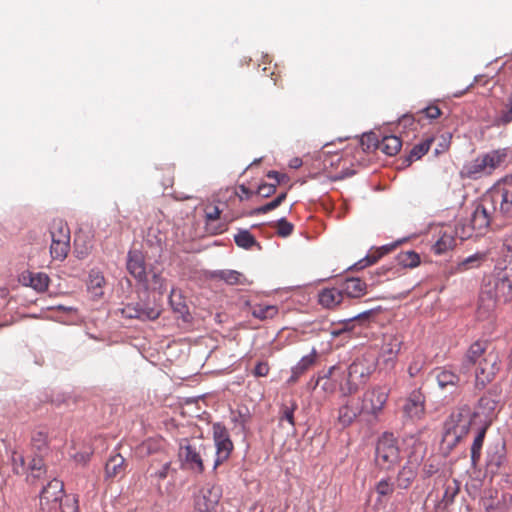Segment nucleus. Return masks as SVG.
Returning a JSON list of instances; mask_svg holds the SVG:
<instances>
[{
    "mask_svg": "<svg viewBox=\"0 0 512 512\" xmlns=\"http://www.w3.org/2000/svg\"><path fill=\"white\" fill-rule=\"evenodd\" d=\"M420 113H423L428 119L431 120L439 118L442 114L440 108L436 105H429L421 110Z\"/></svg>",
    "mask_w": 512,
    "mask_h": 512,
    "instance_id": "603ef678",
    "label": "nucleus"
},
{
    "mask_svg": "<svg viewBox=\"0 0 512 512\" xmlns=\"http://www.w3.org/2000/svg\"><path fill=\"white\" fill-rule=\"evenodd\" d=\"M64 497V484L54 478L41 491L40 506L43 510H57L59 501Z\"/></svg>",
    "mask_w": 512,
    "mask_h": 512,
    "instance_id": "f8f14e48",
    "label": "nucleus"
},
{
    "mask_svg": "<svg viewBox=\"0 0 512 512\" xmlns=\"http://www.w3.org/2000/svg\"><path fill=\"white\" fill-rule=\"evenodd\" d=\"M11 460L14 473L24 474L27 471V468L25 466V459L22 454L14 451L12 453Z\"/></svg>",
    "mask_w": 512,
    "mask_h": 512,
    "instance_id": "49530a36",
    "label": "nucleus"
},
{
    "mask_svg": "<svg viewBox=\"0 0 512 512\" xmlns=\"http://www.w3.org/2000/svg\"><path fill=\"white\" fill-rule=\"evenodd\" d=\"M494 213L491 205L487 204V199L484 196L472 213L470 219L471 229L475 231L477 235L485 233L492 221Z\"/></svg>",
    "mask_w": 512,
    "mask_h": 512,
    "instance_id": "4468645a",
    "label": "nucleus"
},
{
    "mask_svg": "<svg viewBox=\"0 0 512 512\" xmlns=\"http://www.w3.org/2000/svg\"><path fill=\"white\" fill-rule=\"evenodd\" d=\"M50 279L47 274L38 272L29 274V285L38 292H44L49 286Z\"/></svg>",
    "mask_w": 512,
    "mask_h": 512,
    "instance_id": "4c0bfd02",
    "label": "nucleus"
},
{
    "mask_svg": "<svg viewBox=\"0 0 512 512\" xmlns=\"http://www.w3.org/2000/svg\"><path fill=\"white\" fill-rule=\"evenodd\" d=\"M323 389L325 391L334 392L335 391V386L333 384H329L328 385V383H324Z\"/></svg>",
    "mask_w": 512,
    "mask_h": 512,
    "instance_id": "338daca9",
    "label": "nucleus"
},
{
    "mask_svg": "<svg viewBox=\"0 0 512 512\" xmlns=\"http://www.w3.org/2000/svg\"><path fill=\"white\" fill-rule=\"evenodd\" d=\"M92 248L91 242L82 235H76L74 239V253L79 259L85 258Z\"/></svg>",
    "mask_w": 512,
    "mask_h": 512,
    "instance_id": "ea45409f",
    "label": "nucleus"
},
{
    "mask_svg": "<svg viewBox=\"0 0 512 512\" xmlns=\"http://www.w3.org/2000/svg\"><path fill=\"white\" fill-rule=\"evenodd\" d=\"M206 454V447L199 441L193 439H181L178 449V460L181 469L202 474L205 470L203 456Z\"/></svg>",
    "mask_w": 512,
    "mask_h": 512,
    "instance_id": "20e7f679",
    "label": "nucleus"
},
{
    "mask_svg": "<svg viewBox=\"0 0 512 512\" xmlns=\"http://www.w3.org/2000/svg\"><path fill=\"white\" fill-rule=\"evenodd\" d=\"M31 446L32 448L43 455L48 450V434L43 430H36L32 433L31 437Z\"/></svg>",
    "mask_w": 512,
    "mask_h": 512,
    "instance_id": "473e14b6",
    "label": "nucleus"
},
{
    "mask_svg": "<svg viewBox=\"0 0 512 512\" xmlns=\"http://www.w3.org/2000/svg\"><path fill=\"white\" fill-rule=\"evenodd\" d=\"M160 310L141 303L127 304L121 309L123 317L141 321L155 320L160 316Z\"/></svg>",
    "mask_w": 512,
    "mask_h": 512,
    "instance_id": "dca6fc26",
    "label": "nucleus"
},
{
    "mask_svg": "<svg viewBox=\"0 0 512 512\" xmlns=\"http://www.w3.org/2000/svg\"><path fill=\"white\" fill-rule=\"evenodd\" d=\"M402 146V141L395 135L384 136L380 141L375 142V149L388 156L396 155Z\"/></svg>",
    "mask_w": 512,
    "mask_h": 512,
    "instance_id": "b1692460",
    "label": "nucleus"
},
{
    "mask_svg": "<svg viewBox=\"0 0 512 512\" xmlns=\"http://www.w3.org/2000/svg\"><path fill=\"white\" fill-rule=\"evenodd\" d=\"M297 409V403L291 401V405H284L281 409L280 420H286L291 426H295L294 412Z\"/></svg>",
    "mask_w": 512,
    "mask_h": 512,
    "instance_id": "de8ad7c7",
    "label": "nucleus"
},
{
    "mask_svg": "<svg viewBox=\"0 0 512 512\" xmlns=\"http://www.w3.org/2000/svg\"><path fill=\"white\" fill-rule=\"evenodd\" d=\"M318 360V352L315 348L312 349L310 354L303 356L298 363L292 367L291 376L288 379V384H295L298 379L310 370Z\"/></svg>",
    "mask_w": 512,
    "mask_h": 512,
    "instance_id": "6ab92c4d",
    "label": "nucleus"
},
{
    "mask_svg": "<svg viewBox=\"0 0 512 512\" xmlns=\"http://www.w3.org/2000/svg\"><path fill=\"white\" fill-rule=\"evenodd\" d=\"M270 367L267 362H258L253 370L255 377H265L269 374Z\"/></svg>",
    "mask_w": 512,
    "mask_h": 512,
    "instance_id": "864d4df0",
    "label": "nucleus"
},
{
    "mask_svg": "<svg viewBox=\"0 0 512 512\" xmlns=\"http://www.w3.org/2000/svg\"><path fill=\"white\" fill-rule=\"evenodd\" d=\"M89 285L91 288H101L105 283L104 277L99 273L90 274Z\"/></svg>",
    "mask_w": 512,
    "mask_h": 512,
    "instance_id": "6e6d98bb",
    "label": "nucleus"
},
{
    "mask_svg": "<svg viewBox=\"0 0 512 512\" xmlns=\"http://www.w3.org/2000/svg\"><path fill=\"white\" fill-rule=\"evenodd\" d=\"M436 471H437V468L432 464H429V465L426 464L424 467V473L427 476L433 475Z\"/></svg>",
    "mask_w": 512,
    "mask_h": 512,
    "instance_id": "e2e57ef3",
    "label": "nucleus"
},
{
    "mask_svg": "<svg viewBox=\"0 0 512 512\" xmlns=\"http://www.w3.org/2000/svg\"><path fill=\"white\" fill-rule=\"evenodd\" d=\"M234 241L238 247L244 249H250L257 245L255 237L248 230H239L234 236Z\"/></svg>",
    "mask_w": 512,
    "mask_h": 512,
    "instance_id": "58836bf2",
    "label": "nucleus"
},
{
    "mask_svg": "<svg viewBox=\"0 0 512 512\" xmlns=\"http://www.w3.org/2000/svg\"><path fill=\"white\" fill-rule=\"evenodd\" d=\"M484 290L489 291L500 303H507L512 299V266L506 267L496 276L484 283Z\"/></svg>",
    "mask_w": 512,
    "mask_h": 512,
    "instance_id": "0eeeda50",
    "label": "nucleus"
},
{
    "mask_svg": "<svg viewBox=\"0 0 512 512\" xmlns=\"http://www.w3.org/2000/svg\"><path fill=\"white\" fill-rule=\"evenodd\" d=\"M391 250V248L387 247V246H383L373 252H371L370 254H368L365 258L359 260L356 264H355V267L358 268V269H364L370 265H373L375 264L383 255L387 254L389 251Z\"/></svg>",
    "mask_w": 512,
    "mask_h": 512,
    "instance_id": "f704fd0d",
    "label": "nucleus"
},
{
    "mask_svg": "<svg viewBox=\"0 0 512 512\" xmlns=\"http://www.w3.org/2000/svg\"><path fill=\"white\" fill-rule=\"evenodd\" d=\"M374 370V361H369L366 358H358L348 367L340 363L331 366L323 376L319 377L316 384H318L321 379H331L338 382L341 393L344 396H348L356 393L359 386L366 383Z\"/></svg>",
    "mask_w": 512,
    "mask_h": 512,
    "instance_id": "f03ea898",
    "label": "nucleus"
},
{
    "mask_svg": "<svg viewBox=\"0 0 512 512\" xmlns=\"http://www.w3.org/2000/svg\"><path fill=\"white\" fill-rule=\"evenodd\" d=\"M170 466H171V463L169 461H166L161 469H159L158 471H156L153 476L156 477L157 479L159 480H163L165 479L167 476H168V472L170 470Z\"/></svg>",
    "mask_w": 512,
    "mask_h": 512,
    "instance_id": "13d9d810",
    "label": "nucleus"
},
{
    "mask_svg": "<svg viewBox=\"0 0 512 512\" xmlns=\"http://www.w3.org/2000/svg\"><path fill=\"white\" fill-rule=\"evenodd\" d=\"M485 197L493 212L512 216V189L496 188Z\"/></svg>",
    "mask_w": 512,
    "mask_h": 512,
    "instance_id": "ddd939ff",
    "label": "nucleus"
},
{
    "mask_svg": "<svg viewBox=\"0 0 512 512\" xmlns=\"http://www.w3.org/2000/svg\"><path fill=\"white\" fill-rule=\"evenodd\" d=\"M239 190L246 198L250 197L253 194V192L244 185L239 186Z\"/></svg>",
    "mask_w": 512,
    "mask_h": 512,
    "instance_id": "0e129e2a",
    "label": "nucleus"
},
{
    "mask_svg": "<svg viewBox=\"0 0 512 512\" xmlns=\"http://www.w3.org/2000/svg\"><path fill=\"white\" fill-rule=\"evenodd\" d=\"M486 431L487 425L481 427L473 440L471 446V460L474 464H476V462L480 459L481 449L483 447Z\"/></svg>",
    "mask_w": 512,
    "mask_h": 512,
    "instance_id": "72a5a7b5",
    "label": "nucleus"
},
{
    "mask_svg": "<svg viewBox=\"0 0 512 512\" xmlns=\"http://www.w3.org/2000/svg\"><path fill=\"white\" fill-rule=\"evenodd\" d=\"M276 184L263 183L259 185L257 194L263 198H268L276 192Z\"/></svg>",
    "mask_w": 512,
    "mask_h": 512,
    "instance_id": "3c124183",
    "label": "nucleus"
},
{
    "mask_svg": "<svg viewBox=\"0 0 512 512\" xmlns=\"http://www.w3.org/2000/svg\"><path fill=\"white\" fill-rule=\"evenodd\" d=\"M267 177L270 178V179H274L275 180L274 184H276V186H277L278 184H280L284 180V178H286V175L285 174H281V173H279L277 171H269L267 173Z\"/></svg>",
    "mask_w": 512,
    "mask_h": 512,
    "instance_id": "052dcab7",
    "label": "nucleus"
},
{
    "mask_svg": "<svg viewBox=\"0 0 512 512\" xmlns=\"http://www.w3.org/2000/svg\"><path fill=\"white\" fill-rule=\"evenodd\" d=\"M344 300L340 287L323 288L318 293V303L326 309H334Z\"/></svg>",
    "mask_w": 512,
    "mask_h": 512,
    "instance_id": "412c9836",
    "label": "nucleus"
},
{
    "mask_svg": "<svg viewBox=\"0 0 512 512\" xmlns=\"http://www.w3.org/2000/svg\"><path fill=\"white\" fill-rule=\"evenodd\" d=\"M222 497L219 485H206L195 498V508L199 512H211L216 509Z\"/></svg>",
    "mask_w": 512,
    "mask_h": 512,
    "instance_id": "9b49d317",
    "label": "nucleus"
},
{
    "mask_svg": "<svg viewBox=\"0 0 512 512\" xmlns=\"http://www.w3.org/2000/svg\"><path fill=\"white\" fill-rule=\"evenodd\" d=\"M380 141L375 133H369L362 137L361 143L362 145H366L367 149L374 148L375 149V142Z\"/></svg>",
    "mask_w": 512,
    "mask_h": 512,
    "instance_id": "5fc2aeb1",
    "label": "nucleus"
},
{
    "mask_svg": "<svg viewBox=\"0 0 512 512\" xmlns=\"http://www.w3.org/2000/svg\"><path fill=\"white\" fill-rule=\"evenodd\" d=\"M397 259L400 265L407 268H414L420 263V257L414 251L401 252Z\"/></svg>",
    "mask_w": 512,
    "mask_h": 512,
    "instance_id": "79ce46f5",
    "label": "nucleus"
},
{
    "mask_svg": "<svg viewBox=\"0 0 512 512\" xmlns=\"http://www.w3.org/2000/svg\"><path fill=\"white\" fill-rule=\"evenodd\" d=\"M360 411L350 405L348 402L339 408L338 422L343 426L347 427L356 419Z\"/></svg>",
    "mask_w": 512,
    "mask_h": 512,
    "instance_id": "7c9ffc66",
    "label": "nucleus"
},
{
    "mask_svg": "<svg viewBox=\"0 0 512 512\" xmlns=\"http://www.w3.org/2000/svg\"><path fill=\"white\" fill-rule=\"evenodd\" d=\"M78 499L75 496L64 495L58 503L60 512H78Z\"/></svg>",
    "mask_w": 512,
    "mask_h": 512,
    "instance_id": "c03bdc74",
    "label": "nucleus"
},
{
    "mask_svg": "<svg viewBox=\"0 0 512 512\" xmlns=\"http://www.w3.org/2000/svg\"><path fill=\"white\" fill-rule=\"evenodd\" d=\"M460 490L459 482L455 479L448 480L445 483V491L443 494V497L441 499V504L444 505V507L449 506L453 501L455 496L458 494Z\"/></svg>",
    "mask_w": 512,
    "mask_h": 512,
    "instance_id": "e433bc0d",
    "label": "nucleus"
},
{
    "mask_svg": "<svg viewBox=\"0 0 512 512\" xmlns=\"http://www.w3.org/2000/svg\"><path fill=\"white\" fill-rule=\"evenodd\" d=\"M184 308H185V306L179 303V304H177V306L174 307V310L178 311V312H182Z\"/></svg>",
    "mask_w": 512,
    "mask_h": 512,
    "instance_id": "774afa93",
    "label": "nucleus"
},
{
    "mask_svg": "<svg viewBox=\"0 0 512 512\" xmlns=\"http://www.w3.org/2000/svg\"><path fill=\"white\" fill-rule=\"evenodd\" d=\"M302 165V160L299 158H294L290 161L291 168H299Z\"/></svg>",
    "mask_w": 512,
    "mask_h": 512,
    "instance_id": "69168bd1",
    "label": "nucleus"
},
{
    "mask_svg": "<svg viewBox=\"0 0 512 512\" xmlns=\"http://www.w3.org/2000/svg\"><path fill=\"white\" fill-rule=\"evenodd\" d=\"M404 414L410 419H420L425 412V396L420 390H413L403 405Z\"/></svg>",
    "mask_w": 512,
    "mask_h": 512,
    "instance_id": "f3484780",
    "label": "nucleus"
},
{
    "mask_svg": "<svg viewBox=\"0 0 512 512\" xmlns=\"http://www.w3.org/2000/svg\"><path fill=\"white\" fill-rule=\"evenodd\" d=\"M127 269L129 273L139 281H143L146 276V269L143 257L138 252H129Z\"/></svg>",
    "mask_w": 512,
    "mask_h": 512,
    "instance_id": "5701e85b",
    "label": "nucleus"
},
{
    "mask_svg": "<svg viewBox=\"0 0 512 512\" xmlns=\"http://www.w3.org/2000/svg\"><path fill=\"white\" fill-rule=\"evenodd\" d=\"M482 505L485 508L486 512H497L496 511L497 510L496 507L487 498H484L482 500Z\"/></svg>",
    "mask_w": 512,
    "mask_h": 512,
    "instance_id": "680f3d73",
    "label": "nucleus"
},
{
    "mask_svg": "<svg viewBox=\"0 0 512 512\" xmlns=\"http://www.w3.org/2000/svg\"><path fill=\"white\" fill-rule=\"evenodd\" d=\"M433 375L442 390H455L460 384V376L449 366L435 368Z\"/></svg>",
    "mask_w": 512,
    "mask_h": 512,
    "instance_id": "a211bd4d",
    "label": "nucleus"
},
{
    "mask_svg": "<svg viewBox=\"0 0 512 512\" xmlns=\"http://www.w3.org/2000/svg\"><path fill=\"white\" fill-rule=\"evenodd\" d=\"M213 440L216 448L213 470H216L230 458L234 450V444L228 430L221 424L213 426Z\"/></svg>",
    "mask_w": 512,
    "mask_h": 512,
    "instance_id": "6e6552de",
    "label": "nucleus"
},
{
    "mask_svg": "<svg viewBox=\"0 0 512 512\" xmlns=\"http://www.w3.org/2000/svg\"><path fill=\"white\" fill-rule=\"evenodd\" d=\"M27 471H29L27 480L31 482L42 478L46 474V466L42 455L39 454V456H35L31 459Z\"/></svg>",
    "mask_w": 512,
    "mask_h": 512,
    "instance_id": "cd10ccee",
    "label": "nucleus"
},
{
    "mask_svg": "<svg viewBox=\"0 0 512 512\" xmlns=\"http://www.w3.org/2000/svg\"><path fill=\"white\" fill-rule=\"evenodd\" d=\"M164 440L160 438H149L138 446V452L142 456L162 453L164 449Z\"/></svg>",
    "mask_w": 512,
    "mask_h": 512,
    "instance_id": "a878e982",
    "label": "nucleus"
},
{
    "mask_svg": "<svg viewBox=\"0 0 512 512\" xmlns=\"http://www.w3.org/2000/svg\"><path fill=\"white\" fill-rule=\"evenodd\" d=\"M286 197H287L286 192L280 193L275 199H273L269 203H266L265 205L254 209L251 212V215L266 214V213L276 209L277 207H279L282 204V202L286 199Z\"/></svg>",
    "mask_w": 512,
    "mask_h": 512,
    "instance_id": "a19ab883",
    "label": "nucleus"
},
{
    "mask_svg": "<svg viewBox=\"0 0 512 512\" xmlns=\"http://www.w3.org/2000/svg\"><path fill=\"white\" fill-rule=\"evenodd\" d=\"M475 413L467 406L453 411L445 422L443 443L449 448L456 446L469 432Z\"/></svg>",
    "mask_w": 512,
    "mask_h": 512,
    "instance_id": "7ed1b4c3",
    "label": "nucleus"
},
{
    "mask_svg": "<svg viewBox=\"0 0 512 512\" xmlns=\"http://www.w3.org/2000/svg\"><path fill=\"white\" fill-rule=\"evenodd\" d=\"M212 277L229 285H242L246 282L245 276L236 270H218L213 272Z\"/></svg>",
    "mask_w": 512,
    "mask_h": 512,
    "instance_id": "393cba45",
    "label": "nucleus"
},
{
    "mask_svg": "<svg viewBox=\"0 0 512 512\" xmlns=\"http://www.w3.org/2000/svg\"><path fill=\"white\" fill-rule=\"evenodd\" d=\"M433 142V138L428 137L421 141L420 143L414 145L411 149L409 155L405 159L406 166H409L413 161L420 159L424 156L430 149L431 144Z\"/></svg>",
    "mask_w": 512,
    "mask_h": 512,
    "instance_id": "c85d7f7f",
    "label": "nucleus"
},
{
    "mask_svg": "<svg viewBox=\"0 0 512 512\" xmlns=\"http://www.w3.org/2000/svg\"><path fill=\"white\" fill-rule=\"evenodd\" d=\"M278 314L275 305L258 304L252 308V315L260 320L272 319Z\"/></svg>",
    "mask_w": 512,
    "mask_h": 512,
    "instance_id": "c9c22d12",
    "label": "nucleus"
},
{
    "mask_svg": "<svg viewBox=\"0 0 512 512\" xmlns=\"http://www.w3.org/2000/svg\"><path fill=\"white\" fill-rule=\"evenodd\" d=\"M498 402L490 396H483L479 400L478 408L482 411V413L486 414L487 417H490L494 414L497 409Z\"/></svg>",
    "mask_w": 512,
    "mask_h": 512,
    "instance_id": "a18cd8bd",
    "label": "nucleus"
},
{
    "mask_svg": "<svg viewBox=\"0 0 512 512\" xmlns=\"http://www.w3.org/2000/svg\"><path fill=\"white\" fill-rule=\"evenodd\" d=\"M294 226L288 222L285 218H281L276 223V233L280 237H288L292 234Z\"/></svg>",
    "mask_w": 512,
    "mask_h": 512,
    "instance_id": "09e8293b",
    "label": "nucleus"
},
{
    "mask_svg": "<svg viewBox=\"0 0 512 512\" xmlns=\"http://www.w3.org/2000/svg\"><path fill=\"white\" fill-rule=\"evenodd\" d=\"M417 476L416 469L412 465H405L398 472L396 486L400 489H408Z\"/></svg>",
    "mask_w": 512,
    "mask_h": 512,
    "instance_id": "bb28decb",
    "label": "nucleus"
},
{
    "mask_svg": "<svg viewBox=\"0 0 512 512\" xmlns=\"http://www.w3.org/2000/svg\"><path fill=\"white\" fill-rule=\"evenodd\" d=\"M503 161V155L498 151L477 157L465 167L467 177L477 179L482 175L491 174Z\"/></svg>",
    "mask_w": 512,
    "mask_h": 512,
    "instance_id": "1a4fd4ad",
    "label": "nucleus"
},
{
    "mask_svg": "<svg viewBox=\"0 0 512 512\" xmlns=\"http://www.w3.org/2000/svg\"><path fill=\"white\" fill-rule=\"evenodd\" d=\"M486 258L487 253L477 252L461 261L457 266V271L465 272L469 269L477 268L481 266V264L486 260Z\"/></svg>",
    "mask_w": 512,
    "mask_h": 512,
    "instance_id": "2f4dec72",
    "label": "nucleus"
},
{
    "mask_svg": "<svg viewBox=\"0 0 512 512\" xmlns=\"http://www.w3.org/2000/svg\"><path fill=\"white\" fill-rule=\"evenodd\" d=\"M453 240L449 239L448 244L444 238L438 240L435 244V250L437 253H443L448 247L452 245Z\"/></svg>",
    "mask_w": 512,
    "mask_h": 512,
    "instance_id": "bf43d9fd",
    "label": "nucleus"
},
{
    "mask_svg": "<svg viewBox=\"0 0 512 512\" xmlns=\"http://www.w3.org/2000/svg\"><path fill=\"white\" fill-rule=\"evenodd\" d=\"M343 296L359 298L366 294L367 285L359 278H347L340 284Z\"/></svg>",
    "mask_w": 512,
    "mask_h": 512,
    "instance_id": "4be33fe9",
    "label": "nucleus"
},
{
    "mask_svg": "<svg viewBox=\"0 0 512 512\" xmlns=\"http://www.w3.org/2000/svg\"><path fill=\"white\" fill-rule=\"evenodd\" d=\"M51 236L50 254L53 260L63 261L70 251V229L61 218L52 220L49 226Z\"/></svg>",
    "mask_w": 512,
    "mask_h": 512,
    "instance_id": "39448f33",
    "label": "nucleus"
},
{
    "mask_svg": "<svg viewBox=\"0 0 512 512\" xmlns=\"http://www.w3.org/2000/svg\"><path fill=\"white\" fill-rule=\"evenodd\" d=\"M389 392L385 387L375 386L363 394L361 412L377 417L384 409Z\"/></svg>",
    "mask_w": 512,
    "mask_h": 512,
    "instance_id": "9d476101",
    "label": "nucleus"
},
{
    "mask_svg": "<svg viewBox=\"0 0 512 512\" xmlns=\"http://www.w3.org/2000/svg\"><path fill=\"white\" fill-rule=\"evenodd\" d=\"M221 210L217 206L210 207L206 210V219L208 222L220 219Z\"/></svg>",
    "mask_w": 512,
    "mask_h": 512,
    "instance_id": "4d7b16f0",
    "label": "nucleus"
},
{
    "mask_svg": "<svg viewBox=\"0 0 512 512\" xmlns=\"http://www.w3.org/2000/svg\"><path fill=\"white\" fill-rule=\"evenodd\" d=\"M125 459L120 454L114 455L109 458L105 466L106 476L114 478L124 472Z\"/></svg>",
    "mask_w": 512,
    "mask_h": 512,
    "instance_id": "c756f323",
    "label": "nucleus"
},
{
    "mask_svg": "<svg viewBox=\"0 0 512 512\" xmlns=\"http://www.w3.org/2000/svg\"><path fill=\"white\" fill-rule=\"evenodd\" d=\"M400 450L392 434H384L377 442L375 461L385 470L393 468L400 462Z\"/></svg>",
    "mask_w": 512,
    "mask_h": 512,
    "instance_id": "423d86ee",
    "label": "nucleus"
},
{
    "mask_svg": "<svg viewBox=\"0 0 512 512\" xmlns=\"http://www.w3.org/2000/svg\"><path fill=\"white\" fill-rule=\"evenodd\" d=\"M425 366V361L421 356L415 357L408 366V373L410 377H416Z\"/></svg>",
    "mask_w": 512,
    "mask_h": 512,
    "instance_id": "8fccbe9b",
    "label": "nucleus"
},
{
    "mask_svg": "<svg viewBox=\"0 0 512 512\" xmlns=\"http://www.w3.org/2000/svg\"><path fill=\"white\" fill-rule=\"evenodd\" d=\"M464 362L475 366V386L484 389L495 380L501 370L499 351L487 340L473 342L464 355Z\"/></svg>",
    "mask_w": 512,
    "mask_h": 512,
    "instance_id": "f257e3e1",
    "label": "nucleus"
},
{
    "mask_svg": "<svg viewBox=\"0 0 512 512\" xmlns=\"http://www.w3.org/2000/svg\"><path fill=\"white\" fill-rule=\"evenodd\" d=\"M501 304L489 291L481 289L477 308V317L481 320L489 319Z\"/></svg>",
    "mask_w": 512,
    "mask_h": 512,
    "instance_id": "aec40b11",
    "label": "nucleus"
},
{
    "mask_svg": "<svg viewBox=\"0 0 512 512\" xmlns=\"http://www.w3.org/2000/svg\"><path fill=\"white\" fill-rule=\"evenodd\" d=\"M403 344L402 336L398 334H385L381 348V357L385 365L389 368L395 366L398 354Z\"/></svg>",
    "mask_w": 512,
    "mask_h": 512,
    "instance_id": "2eb2a0df",
    "label": "nucleus"
},
{
    "mask_svg": "<svg viewBox=\"0 0 512 512\" xmlns=\"http://www.w3.org/2000/svg\"><path fill=\"white\" fill-rule=\"evenodd\" d=\"M395 490V484L391 478H384L377 482L375 491L379 497L391 496Z\"/></svg>",
    "mask_w": 512,
    "mask_h": 512,
    "instance_id": "37998d69",
    "label": "nucleus"
}]
</instances>
